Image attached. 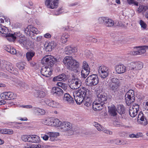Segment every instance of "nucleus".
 Returning a JSON list of instances; mask_svg holds the SVG:
<instances>
[{"label": "nucleus", "mask_w": 148, "mask_h": 148, "mask_svg": "<svg viewBox=\"0 0 148 148\" xmlns=\"http://www.w3.org/2000/svg\"><path fill=\"white\" fill-rule=\"evenodd\" d=\"M87 90L84 87H82L78 91L73 93V95L77 104H80L84 101L85 106H90L92 101L90 97V95L88 94Z\"/></svg>", "instance_id": "f257e3e1"}, {"label": "nucleus", "mask_w": 148, "mask_h": 148, "mask_svg": "<svg viewBox=\"0 0 148 148\" xmlns=\"http://www.w3.org/2000/svg\"><path fill=\"white\" fill-rule=\"evenodd\" d=\"M100 88V87H99L95 90L98 102L93 103L92 107L95 111L101 110L104 104L107 102L108 99L107 93H105L103 89H101Z\"/></svg>", "instance_id": "f03ea898"}, {"label": "nucleus", "mask_w": 148, "mask_h": 148, "mask_svg": "<svg viewBox=\"0 0 148 148\" xmlns=\"http://www.w3.org/2000/svg\"><path fill=\"white\" fill-rule=\"evenodd\" d=\"M63 63L68 69L75 73L79 72V63L73 59L72 57H66L63 60Z\"/></svg>", "instance_id": "7ed1b4c3"}, {"label": "nucleus", "mask_w": 148, "mask_h": 148, "mask_svg": "<svg viewBox=\"0 0 148 148\" xmlns=\"http://www.w3.org/2000/svg\"><path fill=\"white\" fill-rule=\"evenodd\" d=\"M58 129L61 132L66 133L69 136L73 135L74 132L72 124L68 122H62L61 125L58 127Z\"/></svg>", "instance_id": "20e7f679"}, {"label": "nucleus", "mask_w": 148, "mask_h": 148, "mask_svg": "<svg viewBox=\"0 0 148 148\" xmlns=\"http://www.w3.org/2000/svg\"><path fill=\"white\" fill-rule=\"evenodd\" d=\"M1 69L2 70H7L15 75H17L18 74L17 69L14 68V65L10 62L5 60H2L1 62Z\"/></svg>", "instance_id": "39448f33"}, {"label": "nucleus", "mask_w": 148, "mask_h": 148, "mask_svg": "<svg viewBox=\"0 0 148 148\" xmlns=\"http://www.w3.org/2000/svg\"><path fill=\"white\" fill-rule=\"evenodd\" d=\"M130 75L134 77L137 71L140 70L143 67V64L142 62H132L130 64Z\"/></svg>", "instance_id": "423d86ee"}, {"label": "nucleus", "mask_w": 148, "mask_h": 148, "mask_svg": "<svg viewBox=\"0 0 148 148\" xmlns=\"http://www.w3.org/2000/svg\"><path fill=\"white\" fill-rule=\"evenodd\" d=\"M108 86L110 90L112 92H117L120 86L119 79L115 77L111 78Z\"/></svg>", "instance_id": "0eeeda50"}, {"label": "nucleus", "mask_w": 148, "mask_h": 148, "mask_svg": "<svg viewBox=\"0 0 148 148\" xmlns=\"http://www.w3.org/2000/svg\"><path fill=\"white\" fill-rule=\"evenodd\" d=\"M99 82L98 76L96 74H92L89 75L85 80V83L87 85L90 87L96 85Z\"/></svg>", "instance_id": "6e6552de"}, {"label": "nucleus", "mask_w": 148, "mask_h": 148, "mask_svg": "<svg viewBox=\"0 0 148 148\" xmlns=\"http://www.w3.org/2000/svg\"><path fill=\"white\" fill-rule=\"evenodd\" d=\"M56 60L53 56L50 55H47L44 57L41 60V63L43 64H46L48 66L52 67Z\"/></svg>", "instance_id": "1a4fd4ad"}, {"label": "nucleus", "mask_w": 148, "mask_h": 148, "mask_svg": "<svg viewBox=\"0 0 148 148\" xmlns=\"http://www.w3.org/2000/svg\"><path fill=\"white\" fill-rule=\"evenodd\" d=\"M134 91L130 90L125 95V98L126 103L127 105L129 106L130 104L134 101L135 97Z\"/></svg>", "instance_id": "9d476101"}, {"label": "nucleus", "mask_w": 148, "mask_h": 148, "mask_svg": "<svg viewBox=\"0 0 148 148\" xmlns=\"http://www.w3.org/2000/svg\"><path fill=\"white\" fill-rule=\"evenodd\" d=\"M108 68L104 65H101L98 68V74L101 79L107 77L109 74Z\"/></svg>", "instance_id": "9b49d317"}, {"label": "nucleus", "mask_w": 148, "mask_h": 148, "mask_svg": "<svg viewBox=\"0 0 148 148\" xmlns=\"http://www.w3.org/2000/svg\"><path fill=\"white\" fill-rule=\"evenodd\" d=\"M25 32L27 35H29L32 38L38 33V29L32 25H29L25 30Z\"/></svg>", "instance_id": "f8f14e48"}, {"label": "nucleus", "mask_w": 148, "mask_h": 148, "mask_svg": "<svg viewBox=\"0 0 148 148\" xmlns=\"http://www.w3.org/2000/svg\"><path fill=\"white\" fill-rule=\"evenodd\" d=\"M59 0H45V4L48 8L51 9L56 8L58 4Z\"/></svg>", "instance_id": "ddd939ff"}, {"label": "nucleus", "mask_w": 148, "mask_h": 148, "mask_svg": "<svg viewBox=\"0 0 148 148\" xmlns=\"http://www.w3.org/2000/svg\"><path fill=\"white\" fill-rule=\"evenodd\" d=\"M82 82L79 79H71L69 86L72 89L75 90L79 88Z\"/></svg>", "instance_id": "4468645a"}, {"label": "nucleus", "mask_w": 148, "mask_h": 148, "mask_svg": "<svg viewBox=\"0 0 148 148\" xmlns=\"http://www.w3.org/2000/svg\"><path fill=\"white\" fill-rule=\"evenodd\" d=\"M18 42L27 49L31 48L32 42L25 38H21L18 40Z\"/></svg>", "instance_id": "2eb2a0df"}, {"label": "nucleus", "mask_w": 148, "mask_h": 148, "mask_svg": "<svg viewBox=\"0 0 148 148\" xmlns=\"http://www.w3.org/2000/svg\"><path fill=\"white\" fill-rule=\"evenodd\" d=\"M137 121L140 124L143 126H145L147 124V120L141 112H140L138 116Z\"/></svg>", "instance_id": "dca6fc26"}, {"label": "nucleus", "mask_w": 148, "mask_h": 148, "mask_svg": "<svg viewBox=\"0 0 148 148\" xmlns=\"http://www.w3.org/2000/svg\"><path fill=\"white\" fill-rule=\"evenodd\" d=\"M50 67L48 66L42 67L41 70V74L47 77H50L51 74Z\"/></svg>", "instance_id": "f3484780"}, {"label": "nucleus", "mask_w": 148, "mask_h": 148, "mask_svg": "<svg viewBox=\"0 0 148 148\" xmlns=\"http://www.w3.org/2000/svg\"><path fill=\"white\" fill-rule=\"evenodd\" d=\"M115 69L118 74L123 73L126 71V67L123 64H119L116 65Z\"/></svg>", "instance_id": "a211bd4d"}, {"label": "nucleus", "mask_w": 148, "mask_h": 148, "mask_svg": "<svg viewBox=\"0 0 148 148\" xmlns=\"http://www.w3.org/2000/svg\"><path fill=\"white\" fill-rule=\"evenodd\" d=\"M63 101L69 104L73 103L74 102L73 98L67 93L64 94L63 97Z\"/></svg>", "instance_id": "6ab92c4d"}, {"label": "nucleus", "mask_w": 148, "mask_h": 148, "mask_svg": "<svg viewBox=\"0 0 148 148\" xmlns=\"http://www.w3.org/2000/svg\"><path fill=\"white\" fill-rule=\"evenodd\" d=\"M34 95L36 97L42 98L46 96V93L40 90H35L33 92Z\"/></svg>", "instance_id": "aec40b11"}, {"label": "nucleus", "mask_w": 148, "mask_h": 148, "mask_svg": "<svg viewBox=\"0 0 148 148\" xmlns=\"http://www.w3.org/2000/svg\"><path fill=\"white\" fill-rule=\"evenodd\" d=\"M62 123L57 119H54V120L51 119L50 120V123H49V125L60 127Z\"/></svg>", "instance_id": "412c9836"}, {"label": "nucleus", "mask_w": 148, "mask_h": 148, "mask_svg": "<svg viewBox=\"0 0 148 148\" xmlns=\"http://www.w3.org/2000/svg\"><path fill=\"white\" fill-rule=\"evenodd\" d=\"M77 51V49L76 47L68 46L65 48L64 52L65 54L69 55Z\"/></svg>", "instance_id": "4be33fe9"}, {"label": "nucleus", "mask_w": 148, "mask_h": 148, "mask_svg": "<svg viewBox=\"0 0 148 148\" xmlns=\"http://www.w3.org/2000/svg\"><path fill=\"white\" fill-rule=\"evenodd\" d=\"M108 112L112 116H114L117 114V110L115 107L113 105L108 107Z\"/></svg>", "instance_id": "5701e85b"}, {"label": "nucleus", "mask_w": 148, "mask_h": 148, "mask_svg": "<svg viewBox=\"0 0 148 148\" xmlns=\"http://www.w3.org/2000/svg\"><path fill=\"white\" fill-rule=\"evenodd\" d=\"M139 49H138V50L131 51L130 52V54L134 55H141L145 52V50L142 47H139Z\"/></svg>", "instance_id": "b1692460"}, {"label": "nucleus", "mask_w": 148, "mask_h": 148, "mask_svg": "<svg viewBox=\"0 0 148 148\" xmlns=\"http://www.w3.org/2000/svg\"><path fill=\"white\" fill-rule=\"evenodd\" d=\"M53 91L54 94L58 96L62 95L64 93L63 90L58 87H54L53 89Z\"/></svg>", "instance_id": "393cba45"}, {"label": "nucleus", "mask_w": 148, "mask_h": 148, "mask_svg": "<svg viewBox=\"0 0 148 148\" xmlns=\"http://www.w3.org/2000/svg\"><path fill=\"white\" fill-rule=\"evenodd\" d=\"M34 110L35 114L38 115H44L45 112V110L44 109L37 107L34 108Z\"/></svg>", "instance_id": "a878e982"}, {"label": "nucleus", "mask_w": 148, "mask_h": 148, "mask_svg": "<svg viewBox=\"0 0 148 148\" xmlns=\"http://www.w3.org/2000/svg\"><path fill=\"white\" fill-rule=\"evenodd\" d=\"M2 36L5 37L7 39L10 41L14 40L16 39L15 33L14 34L9 33L6 35H3Z\"/></svg>", "instance_id": "bb28decb"}, {"label": "nucleus", "mask_w": 148, "mask_h": 148, "mask_svg": "<svg viewBox=\"0 0 148 148\" xmlns=\"http://www.w3.org/2000/svg\"><path fill=\"white\" fill-rule=\"evenodd\" d=\"M30 138V142L37 143L40 140V138L37 135H31Z\"/></svg>", "instance_id": "cd10ccee"}, {"label": "nucleus", "mask_w": 148, "mask_h": 148, "mask_svg": "<svg viewBox=\"0 0 148 148\" xmlns=\"http://www.w3.org/2000/svg\"><path fill=\"white\" fill-rule=\"evenodd\" d=\"M66 76V75L63 73L58 76L54 77L53 79V81L54 82L57 81H61L62 80H64L65 79Z\"/></svg>", "instance_id": "c85d7f7f"}, {"label": "nucleus", "mask_w": 148, "mask_h": 148, "mask_svg": "<svg viewBox=\"0 0 148 148\" xmlns=\"http://www.w3.org/2000/svg\"><path fill=\"white\" fill-rule=\"evenodd\" d=\"M35 53L33 51H29L27 52L26 54V56L27 60L29 61L32 60L33 57L35 55Z\"/></svg>", "instance_id": "c756f323"}, {"label": "nucleus", "mask_w": 148, "mask_h": 148, "mask_svg": "<svg viewBox=\"0 0 148 148\" xmlns=\"http://www.w3.org/2000/svg\"><path fill=\"white\" fill-rule=\"evenodd\" d=\"M50 137L49 140L52 141H54L55 140L56 137L59 136V134L58 132H50L49 133Z\"/></svg>", "instance_id": "7c9ffc66"}, {"label": "nucleus", "mask_w": 148, "mask_h": 148, "mask_svg": "<svg viewBox=\"0 0 148 148\" xmlns=\"http://www.w3.org/2000/svg\"><path fill=\"white\" fill-rule=\"evenodd\" d=\"M82 69V70H84L86 71L90 72L89 66L87 62L85 61H84L83 62Z\"/></svg>", "instance_id": "2f4dec72"}, {"label": "nucleus", "mask_w": 148, "mask_h": 148, "mask_svg": "<svg viewBox=\"0 0 148 148\" xmlns=\"http://www.w3.org/2000/svg\"><path fill=\"white\" fill-rule=\"evenodd\" d=\"M8 32L9 31L7 27L1 25V34H4V35H6L8 34Z\"/></svg>", "instance_id": "473e14b6"}, {"label": "nucleus", "mask_w": 148, "mask_h": 148, "mask_svg": "<svg viewBox=\"0 0 148 148\" xmlns=\"http://www.w3.org/2000/svg\"><path fill=\"white\" fill-rule=\"evenodd\" d=\"M114 24L113 21L107 17L106 22L105 25L107 27H111L113 26Z\"/></svg>", "instance_id": "72a5a7b5"}, {"label": "nucleus", "mask_w": 148, "mask_h": 148, "mask_svg": "<svg viewBox=\"0 0 148 148\" xmlns=\"http://www.w3.org/2000/svg\"><path fill=\"white\" fill-rule=\"evenodd\" d=\"M147 9V6L140 5H139V7L138 8L137 11L139 13H140L142 12H145Z\"/></svg>", "instance_id": "f704fd0d"}, {"label": "nucleus", "mask_w": 148, "mask_h": 148, "mask_svg": "<svg viewBox=\"0 0 148 148\" xmlns=\"http://www.w3.org/2000/svg\"><path fill=\"white\" fill-rule=\"evenodd\" d=\"M138 111L135 110H134L132 108H130L129 110V113L130 116L133 117H135L137 114Z\"/></svg>", "instance_id": "c9c22d12"}, {"label": "nucleus", "mask_w": 148, "mask_h": 148, "mask_svg": "<svg viewBox=\"0 0 148 148\" xmlns=\"http://www.w3.org/2000/svg\"><path fill=\"white\" fill-rule=\"evenodd\" d=\"M107 17H101L98 18V23L101 24H103L105 25L106 21L107 20Z\"/></svg>", "instance_id": "e433bc0d"}, {"label": "nucleus", "mask_w": 148, "mask_h": 148, "mask_svg": "<svg viewBox=\"0 0 148 148\" xmlns=\"http://www.w3.org/2000/svg\"><path fill=\"white\" fill-rule=\"evenodd\" d=\"M10 92H5L1 94V98L2 99L9 100Z\"/></svg>", "instance_id": "4c0bfd02"}, {"label": "nucleus", "mask_w": 148, "mask_h": 148, "mask_svg": "<svg viewBox=\"0 0 148 148\" xmlns=\"http://www.w3.org/2000/svg\"><path fill=\"white\" fill-rule=\"evenodd\" d=\"M139 23L141 26V29L142 30H147V25L142 20H140Z\"/></svg>", "instance_id": "58836bf2"}, {"label": "nucleus", "mask_w": 148, "mask_h": 148, "mask_svg": "<svg viewBox=\"0 0 148 148\" xmlns=\"http://www.w3.org/2000/svg\"><path fill=\"white\" fill-rule=\"evenodd\" d=\"M57 85L58 86L60 87L63 89L64 91L66 90L67 89L68 87L67 85L66 84L61 82H58Z\"/></svg>", "instance_id": "ea45409f"}, {"label": "nucleus", "mask_w": 148, "mask_h": 148, "mask_svg": "<svg viewBox=\"0 0 148 148\" xmlns=\"http://www.w3.org/2000/svg\"><path fill=\"white\" fill-rule=\"evenodd\" d=\"M128 3L130 5H133L135 6H138L139 3L136 0H127Z\"/></svg>", "instance_id": "a19ab883"}, {"label": "nucleus", "mask_w": 148, "mask_h": 148, "mask_svg": "<svg viewBox=\"0 0 148 148\" xmlns=\"http://www.w3.org/2000/svg\"><path fill=\"white\" fill-rule=\"evenodd\" d=\"M117 112L120 114H124L125 112V108L123 106H119L118 107Z\"/></svg>", "instance_id": "79ce46f5"}, {"label": "nucleus", "mask_w": 148, "mask_h": 148, "mask_svg": "<svg viewBox=\"0 0 148 148\" xmlns=\"http://www.w3.org/2000/svg\"><path fill=\"white\" fill-rule=\"evenodd\" d=\"M90 71H87L85 70H82L81 71V77L84 78H85L89 75Z\"/></svg>", "instance_id": "37998d69"}, {"label": "nucleus", "mask_w": 148, "mask_h": 148, "mask_svg": "<svg viewBox=\"0 0 148 148\" xmlns=\"http://www.w3.org/2000/svg\"><path fill=\"white\" fill-rule=\"evenodd\" d=\"M30 135H24L22 136L21 139L24 141L30 142Z\"/></svg>", "instance_id": "c03bdc74"}, {"label": "nucleus", "mask_w": 148, "mask_h": 148, "mask_svg": "<svg viewBox=\"0 0 148 148\" xmlns=\"http://www.w3.org/2000/svg\"><path fill=\"white\" fill-rule=\"evenodd\" d=\"M114 125L116 126L117 127H119L121 126L122 127H125L126 128V127H128V126H125L124 125H122V123H121L119 122L115 121L113 123Z\"/></svg>", "instance_id": "a18cd8bd"}, {"label": "nucleus", "mask_w": 148, "mask_h": 148, "mask_svg": "<svg viewBox=\"0 0 148 148\" xmlns=\"http://www.w3.org/2000/svg\"><path fill=\"white\" fill-rule=\"evenodd\" d=\"M20 86L25 90L29 88L27 85L25 83H22L20 84Z\"/></svg>", "instance_id": "49530a36"}, {"label": "nucleus", "mask_w": 148, "mask_h": 148, "mask_svg": "<svg viewBox=\"0 0 148 148\" xmlns=\"http://www.w3.org/2000/svg\"><path fill=\"white\" fill-rule=\"evenodd\" d=\"M104 133L112 135V132L110 130L105 129H103L102 131Z\"/></svg>", "instance_id": "de8ad7c7"}, {"label": "nucleus", "mask_w": 148, "mask_h": 148, "mask_svg": "<svg viewBox=\"0 0 148 148\" xmlns=\"http://www.w3.org/2000/svg\"><path fill=\"white\" fill-rule=\"evenodd\" d=\"M9 52L12 54H15L16 53V51L14 48L10 47Z\"/></svg>", "instance_id": "09e8293b"}, {"label": "nucleus", "mask_w": 148, "mask_h": 148, "mask_svg": "<svg viewBox=\"0 0 148 148\" xmlns=\"http://www.w3.org/2000/svg\"><path fill=\"white\" fill-rule=\"evenodd\" d=\"M17 67L20 70H23L25 68L24 65L22 63L17 64L16 65Z\"/></svg>", "instance_id": "8fccbe9b"}, {"label": "nucleus", "mask_w": 148, "mask_h": 148, "mask_svg": "<svg viewBox=\"0 0 148 148\" xmlns=\"http://www.w3.org/2000/svg\"><path fill=\"white\" fill-rule=\"evenodd\" d=\"M49 45H50V47L53 49L56 46V44L54 42L52 41L48 43Z\"/></svg>", "instance_id": "3c124183"}, {"label": "nucleus", "mask_w": 148, "mask_h": 148, "mask_svg": "<svg viewBox=\"0 0 148 148\" xmlns=\"http://www.w3.org/2000/svg\"><path fill=\"white\" fill-rule=\"evenodd\" d=\"M9 93V100L14 99L16 97L13 93L10 92Z\"/></svg>", "instance_id": "603ef678"}, {"label": "nucleus", "mask_w": 148, "mask_h": 148, "mask_svg": "<svg viewBox=\"0 0 148 148\" xmlns=\"http://www.w3.org/2000/svg\"><path fill=\"white\" fill-rule=\"evenodd\" d=\"M42 37L41 36H37L36 37L34 36L32 38V39H34L37 42H39L42 39Z\"/></svg>", "instance_id": "864d4df0"}, {"label": "nucleus", "mask_w": 148, "mask_h": 148, "mask_svg": "<svg viewBox=\"0 0 148 148\" xmlns=\"http://www.w3.org/2000/svg\"><path fill=\"white\" fill-rule=\"evenodd\" d=\"M130 108H132L134 110H135L136 111H138L139 109V106L138 104H135L133 105L132 107H131Z\"/></svg>", "instance_id": "5fc2aeb1"}, {"label": "nucleus", "mask_w": 148, "mask_h": 148, "mask_svg": "<svg viewBox=\"0 0 148 148\" xmlns=\"http://www.w3.org/2000/svg\"><path fill=\"white\" fill-rule=\"evenodd\" d=\"M51 100H50L49 99H45L44 101V102L47 105L49 106L50 103L51 101Z\"/></svg>", "instance_id": "6e6d98bb"}, {"label": "nucleus", "mask_w": 148, "mask_h": 148, "mask_svg": "<svg viewBox=\"0 0 148 148\" xmlns=\"http://www.w3.org/2000/svg\"><path fill=\"white\" fill-rule=\"evenodd\" d=\"M113 141L114 144L117 145H121V142H122L121 140L119 139H115L113 140Z\"/></svg>", "instance_id": "4d7b16f0"}, {"label": "nucleus", "mask_w": 148, "mask_h": 148, "mask_svg": "<svg viewBox=\"0 0 148 148\" xmlns=\"http://www.w3.org/2000/svg\"><path fill=\"white\" fill-rule=\"evenodd\" d=\"M4 20H5V22H7L8 21V19L5 16H3L2 18H1V23H3Z\"/></svg>", "instance_id": "13d9d810"}, {"label": "nucleus", "mask_w": 148, "mask_h": 148, "mask_svg": "<svg viewBox=\"0 0 148 148\" xmlns=\"http://www.w3.org/2000/svg\"><path fill=\"white\" fill-rule=\"evenodd\" d=\"M46 49L47 51H50L53 49L50 47V45H49L48 44V45L46 47Z\"/></svg>", "instance_id": "bf43d9fd"}, {"label": "nucleus", "mask_w": 148, "mask_h": 148, "mask_svg": "<svg viewBox=\"0 0 148 148\" xmlns=\"http://www.w3.org/2000/svg\"><path fill=\"white\" fill-rule=\"evenodd\" d=\"M23 53L22 52L20 51L16 52V53L15 54L16 55V56L18 57H21L23 56Z\"/></svg>", "instance_id": "052dcab7"}, {"label": "nucleus", "mask_w": 148, "mask_h": 148, "mask_svg": "<svg viewBox=\"0 0 148 148\" xmlns=\"http://www.w3.org/2000/svg\"><path fill=\"white\" fill-rule=\"evenodd\" d=\"M6 133V134H12L13 133V131L12 130L7 129Z\"/></svg>", "instance_id": "680f3d73"}, {"label": "nucleus", "mask_w": 148, "mask_h": 148, "mask_svg": "<svg viewBox=\"0 0 148 148\" xmlns=\"http://www.w3.org/2000/svg\"><path fill=\"white\" fill-rule=\"evenodd\" d=\"M72 79H79L77 78L76 77V74H75L74 73H71Z\"/></svg>", "instance_id": "e2e57ef3"}, {"label": "nucleus", "mask_w": 148, "mask_h": 148, "mask_svg": "<svg viewBox=\"0 0 148 148\" xmlns=\"http://www.w3.org/2000/svg\"><path fill=\"white\" fill-rule=\"evenodd\" d=\"M53 108H57L58 106V103L53 101Z\"/></svg>", "instance_id": "0e129e2a"}, {"label": "nucleus", "mask_w": 148, "mask_h": 148, "mask_svg": "<svg viewBox=\"0 0 148 148\" xmlns=\"http://www.w3.org/2000/svg\"><path fill=\"white\" fill-rule=\"evenodd\" d=\"M61 40L62 42L64 43H65L67 41V40L64 38V36H62Z\"/></svg>", "instance_id": "69168bd1"}, {"label": "nucleus", "mask_w": 148, "mask_h": 148, "mask_svg": "<svg viewBox=\"0 0 148 148\" xmlns=\"http://www.w3.org/2000/svg\"><path fill=\"white\" fill-rule=\"evenodd\" d=\"M96 128L98 131H102L103 128L101 125H100V126H98L97 127H96Z\"/></svg>", "instance_id": "338daca9"}, {"label": "nucleus", "mask_w": 148, "mask_h": 148, "mask_svg": "<svg viewBox=\"0 0 148 148\" xmlns=\"http://www.w3.org/2000/svg\"><path fill=\"white\" fill-rule=\"evenodd\" d=\"M7 129H1V133L2 134H6V131Z\"/></svg>", "instance_id": "774afa93"}]
</instances>
